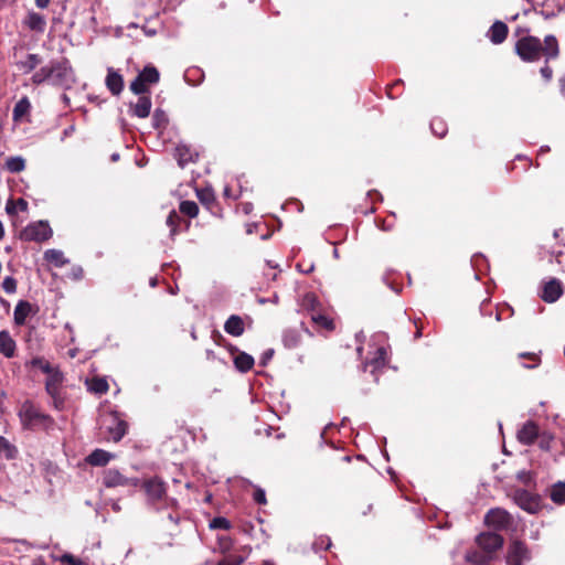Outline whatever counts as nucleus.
<instances>
[{"mask_svg": "<svg viewBox=\"0 0 565 565\" xmlns=\"http://www.w3.org/2000/svg\"><path fill=\"white\" fill-rule=\"evenodd\" d=\"M515 51L526 62L537 61L542 56L555 58L558 55L557 38H544L543 42L540 38H520Z\"/></svg>", "mask_w": 565, "mask_h": 565, "instance_id": "nucleus-1", "label": "nucleus"}, {"mask_svg": "<svg viewBox=\"0 0 565 565\" xmlns=\"http://www.w3.org/2000/svg\"><path fill=\"white\" fill-rule=\"evenodd\" d=\"M31 81L36 86L49 83L54 86L68 87L74 83V72L70 62L62 58L41 67L32 75Z\"/></svg>", "mask_w": 565, "mask_h": 565, "instance_id": "nucleus-2", "label": "nucleus"}, {"mask_svg": "<svg viewBox=\"0 0 565 565\" xmlns=\"http://www.w3.org/2000/svg\"><path fill=\"white\" fill-rule=\"evenodd\" d=\"M18 416L24 430L50 431L54 429V418L42 412L33 401L25 399L18 409Z\"/></svg>", "mask_w": 565, "mask_h": 565, "instance_id": "nucleus-3", "label": "nucleus"}, {"mask_svg": "<svg viewBox=\"0 0 565 565\" xmlns=\"http://www.w3.org/2000/svg\"><path fill=\"white\" fill-rule=\"evenodd\" d=\"M137 488L143 490L147 502L153 507L168 500L167 483L158 476L140 479Z\"/></svg>", "mask_w": 565, "mask_h": 565, "instance_id": "nucleus-4", "label": "nucleus"}, {"mask_svg": "<svg viewBox=\"0 0 565 565\" xmlns=\"http://www.w3.org/2000/svg\"><path fill=\"white\" fill-rule=\"evenodd\" d=\"M46 374L47 377L45 381V391L52 398L53 407L57 411H61L65 405V397L62 394L64 375L56 366L52 370V372Z\"/></svg>", "mask_w": 565, "mask_h": 565, "instance_id": "nucleus-5", "label": "nucleus"}, {"mask_svg": "<svg viewBox=\"0 0 565 565\" xmlns=\"http://www.w3.org/2000/svg\"><path fill=\"white\" fill-rule=\"evenodd\" d=\"M53 231L46 221H38L30 223L20 232V239L24 242L42 243L50 239Z\"/></svg>", "mask_w": 565, "mask_h": 565, "instance_id": "nucleus-6", "label": "nucleus"}, {"mask_svg": "<svg viewBox=\"0 0 565 565\" xmlns=\"http://www.w3.org/2000/svg\"><path fill=\"white\" fill-rule=\"evenodd\" d=\"M512 498L518 507L529 513L535 514L542 509L541 497L525 489H515Z\"/></svg>", "mask_w": 565, "mask_h": 565, "instance_id": "nucleus-7", "label": "nucleus"}, {"mask_svg": "<svg viewBox=\"0 0 565 565\" xmlns=\"http://www.w3.org/2000/svg\"><path fill=\"white\" fill-rule=\"evenodd\" d=\"M140 483L138 478H127L116 469H107L103 475V484L106 488L117 487H134L137 488Z\"/></svg>", "mask_w": 565, "mask_h": 565, "instance_id": "nucleus-8", "label": "nucleus"}, {"mask_svg": "<svg viewBox=\"0 0 565 565\" xmlns=\"http://www.w3.org/2000/svg\"><path fill=\"white\" fill-rule=\"evenodd\" d=\"M484 522L489 526H493L495 530H507L513 522L510 513L503 509L495 508L491 509L484 516Z\"/></svg>", "mask_w": 565, "mask_h": 565, "instance_id": "nucleus-9", "label": "nucleus"}, {"mask_svg": "<svg viewBox=\"0 0 565 565\" xmlns=\"http://www.w3.org/2000/svg\"><path fill=\"white\" fill-rule=\"evenodd\" d=\"M530 558L531 554L525 543L516 540L510 544L507 554L508 565H523V563Z\"/></svg>", "mask_w": 565, "mask_h": 565, "instance_id": "nucleus-10", "label": "nucleus"}, {"mask_svg": "<svg viewBox=\"0 0 565 565\" xmlns=\"http://www.w3.org/2000/svg\"><path fill=\"white\" fill-rule=\"evenodd\" d=\"M478 546L493 556V553L503 546L504 539L493 532H483L476 537Z\"/></svg>", "mask_w": 565, "mask_h": 565, "instance_id": "nucleus-11", "label": "nucleus"}, {"mask_svg": "<svg viewBox=\"0 0 565 565\" xmlns=\"http://www.w3.org/2000/svg\"><path fill=\"white\" fill-rule=\"evenodd\" d=\"M106 420L108 439L118 443L127 434L128 424L117 413L110 414Z\"/></svg>", "mask_w": 565, "mask_h": 565, "instance_id": "nucleus-12", "label": "nucleus"}, {"mask_svg": "<svg viewBox=\"0 0 565 565\" xmlns=\"http://www.w3.org/2000/svg\"><path fill=\"white\" fill-rule=\"evenodd\" d=\"M540 434L539 425L533 420H527L518 430L516 438L524 446H531L535 443Z\"/></svg>", "mask_w": 565, "mask_h": 565, "instance_id": "nucleus-13", "label": "nucleus"}, {"mask_svg": "<svg viewBox=\"0 0 565 565\" xmlns=\"http://www.w3.org/2000/svg\"><path fill=\"white\" fill-rule=\"evenodd\" d=\"M563 292L564 289L562 282L556 278H552L544 284L540 296L545 302L552 303L559 299Z\"/></svg>", "mask_w": 565, "mask_h": 565, "instance_id": "nucleus-14", "label": "nucleus"}, {"mask_svg": "<svg viewBox=\"0 0 565 565\" xmlns=\"http://www.w3.org/2000/svg\"><path fill=\"white\" fill-rule=\"evenodd\" d=\"M167 225L170 227V236L174 237L186 232L191 226V222L184 220L175 210H172L167 217Z\"/></svg>", "mask_w": 565, "mask_h": 565, "instance_id": "nucleus-15", "label": "nucleus"}, {"mask_svg": "<svg viewBox=\"0 0 565 565\" xmlns=\"http://www.w3.org/2000/svg\"><path fill=\"white\" fill-rule=\"evenodd\" d=\"M199 157V153L186 145H178L174 149V158L181 168H184L188 163L194 162Z\"/></svg>", "mask_w": 565, "mask_h": 565, "instance_id": "nucleus-16", "label": "nucleus"}, {"mask_svg": "<svg viewBox=\"0 0 565 565\" xmlns=\"http://www.w3.org/2000/svg\"><path fill=\"white\" fill-rule=\"evenodd\" d=\"M388 363L387 351L384 347H379L374 355L365 362L364 367H372L371 373L375 374L376 371L383 370Z\"/></svg>", "mask_w": 565, "mask_h": 565, "instance_id": "nucleus-17", "label": "nucleus"}, {"mask_svg": "<svg viewBox=\"0 0 565 565\" xmlns=\"http://www.w3.org/2000/svg\"><path fill=\"white\" fill-rule=\"evenodd\" d=\"M105 83L109 92L115 96H118L124 89L122 76L111 67L107 71Z\"/></svg>", "mask_w": 565, "mask_h": 565, "instance_id": "nucleus-18", "label": "nucleus"}, {"mask_svg": "<svg viewBox=\"0 0 565 565\" xmlns=\"http://www.w3.org/2000/svg\"><path fill=\"white\" fill-rule=\"evenodd\" d=\"M17 343L8 330L0 331V353L8 359L15 355Z\"/></svg>", "mask_w": 565, "mask_h": 565, "instance_id": "nucleus-19", "label": "nucleus"}, {"mask_svg": "<svg viewBox=\"0 0 565 565\" xmlns=\"http://www.w3.org/2000/svg\"><path fill=\"white\" fill-rule=\"evenodd\" d=\"M224 330L232 337H241L245 331V323L241 316L232 315L224 323Z\"/></svg>", "mask_w": 565, "mask_h": 565, "instance_id": "nucleus-20", "label": "nucleus"}, {"mask_svg": "<svg viewBox=\"0 0 565 565\" xmlns=\"http://www.w3.org/2000/svg\"><path fill=\"white\" fill-rule=\"evenodd\" d=\"M151 106L152 103L149 94L139 96L137 103L130 105L131 114L139 118H147L150 115Z\"/></svg>", "mask_w": 565, "mask_h": 565, "instance_id": "nucleus-21", "label": "nucleus"}, {"mask_svg": "<svg viewBox=\"0 0 565 565\" xmlns=\"http://www.w3.org/2000/svg\"><path fill=\"white\" fill-rule=\"evenodd\" d=\"M113 458V455L104 449H95L86 457V462L94 467H104Z\"/></svg>", "mask_w": 565, "mask_h": 565, "instance_id": "nucleus-22", "label": "nucleus"}, {"mask_svg": "<svg viewBox=\"0 0 565 565\" xmlns=\"http://www.w3.org/2000/svg\"><path fill=\"white\" fill-rule=\"evenodd\" d=\"M32 312V305L26 300H20L15 308L13 313L14 323L17 326H23L26 321V318Z\"/></svg>", "mask_w": 565, "mask_h": 565, "instance_id": "nucleus-23", "label": "nucleus"}, {"mask_svg": "<svg viewBox=\"0 0 565 565\" xmlns=\"http://www.w3.org/2000/svg\"><path fill=\"white\" fill-rule=\"evenodd\" d=\"M255 364L254 358L246 352H238L234 358V365L237 371L246 373L253 369Z\"/></svg>", "mask_w": 565, "mask_h": 565, "instance_id": "nucleus-24", "label": "nucleus"}, {"mask_svg": "<svg viewBox=\"0 0 565 565\" xmlns=\"http://www.w3.org/2000/svg\"><path fill=\"white\" fill-rule=\"evenodd\" d=\"M311 321L319 330H326L331 332L335 329V324L332 318L323 315L320 311L311 315Z\"/></svg>", "mask_w": 565, "mask_h": 565, "instance_id": "nucleus-25", "label": "nucleus"}, {"mask_svg": "<svg viewBox=\"0 0 565 565\" xmlns=\"http://www.w3.org/2000/svg\"><path fill=\"white\" fill-rule=\"evenodd\" d=\"M137 76L147 85L157 84L160 79V73L153 65L145 66Z\"/></svg>", "mask_w": 565, "mask_h": 565, "instance_id": "nucleus-26", "label": "nucleus"}, {"mask_svg": "<svg viewBox=\"0 0 565 565\" xmlns=\"http://www.w3.org/2000/svg\"><path fill=\"white\" fill-rule=\"evenodd\" d=\"M282 343L287 349H295L301 343V334L296 329H287L282 334Z\"/></svg>", "mask_w": 565, "mask_h": 565, "instance_id": "nucleus-27", "label": "nucleus"}, {"mask_svg": "<svg viewBox=\"0 0 565 565\" xmlns=\"http://www.w3.org/2000/svg\"><path fill=\"white\" fill-rule=\"evenodd\" d=\"M42 62L43 58L40 55L28 54L25 61L19 62L18 66L24 74H28L35 70Z\"/></svg>", "mask_w": 565, "mask_h": 565, "instance_id": "nucleus-28", "label": "nucleus"}, {"mask_svg": "<svg viewBox=\"0 0 565 565\" xmlns=\"http://www.w3.org/2000/svg\"><path fill=\"white\" fill-rule=\"evenodd\" d=\"M88 390L95 394L103 395L106 394L109 390V385L106 379L95 376L89 382H87Z\"/></svg>", "mask_w": 565, "mask_h": 565, "instance_id": "nucleus-29", "label": "nucleus"}, {"mask_svg": "<svg viewBox=\"0 0 565 565\" xmlns=\"http://www.w3.org/2000/svg\"><path fill=\"white\" fill-rule=\"evenodd\" d=\"M301 308L307 311H310L311 315L319 311L320 301H319L318 297L316 296V294L307 292L306 295H303L302 300H301Z\"/></svg>", "mask_w": 565, "mask_h": 565, "instance_id": "nucleus-30", "label": "nucleus"}, {"mask_svg": "<svg viewBox=\"0 0 565 565\" xmlns=\"http://www.w3.org/2000/svg\"><path fill=\"white\" fill-rule=\"evenodd\" d=\"M551 500L556 504L565 503V482L558 481L553 484L550 491Z\"/></svg>", "mask_w": 565, "mask_h": 565, "instance_id": "nucleus-31", "label": "nucleus"}, {"mask_svg": "<svg viewBox=\"0 0 565 565\" xmlns=\"http://www.w3.org/2000/svg\"><path fill=\"white\" fill-rule=\"evenodd\" d=\"M4 168L11 173H20L25 169V160L20 156L9 157Z\"/></svg>", "mask_w": 565, "mask_h": 565, "instance_id": "nucleus-32", "label": "nucleus"}, {"mask_svg": "<svg viewBox=\"0 0 565 565\" xmlns=\"http://www.w3.org/2000/svg\"><path fill=\"white\" fill-rule=\"evenodd\" d=\"M493 558L492 555L488 554L483 550L473 551L467 554V561L475 565H486Z\"/></svg>", "mask_w": 565, "mask_h": 565, "instance_id": "nucleus-33", "label": "nucleus"}, {"mask_svg": "<svg viewBox=\"0 0 565 565\" xmlns=\"http://www.w3.org/2000/svg\"><path fill=\"white\" fill-rule=\"evenodd\" d=\"M44 259L56 267L64 266L68 260L64 257V254L57 249H47L44 253Z\"/></svg>", "mask_w": 565, "mask_h": 565, "instance_id": "nucleus-34", "label": "nucleus"}, {"mask_svg": "<svg viewBox=\"0 0 565 565\" xmlns=\"http://www.w3.org/2000/svg\"><path fill=\"white\" fill-rule=\"evenodd\" d=\"M31 104L28 97L21 98L13 108V120L18 121L23 118L30 110Z\"/></svg>", "mask_w": 565, "mask_h": 565, "instance_id": "nucleus-35", "label": "nucleus"}, {"mask_svg": "<svg viewBox=\"0 0 565 565\" xmlns=\"http://www.w3.org/2000/svg\"><path fill=\"white\" fill-rule=\"evenodd\" d=\"M431 132L438 137L444 138L448 132V126L446 121L440 117H435L430 121Z\"/></svg>", "mask_w": 565, "mask_h": 565, "instance_id": "nucleus-36", "label": "nucleus"}, {"mask_svg": "<svg viewBox=\"0 0 565 565\" xmlns=\"http://www.w3.org/2000/svg\"><path fill=\"white\" fill-rule=\"evenodd\" d=\"M169 124L168 116L164 110L157 108L152 115V126L157 130H163Z\"/></svg>", "mask_w": 565, "mask_h": 565, "instance_id": "nucleus-37", "label": "nucleus"}, {"mask_svg": "<svg viewBox=\"0 0 565 565\" xmlns=\"http://www.w3.org/2000/svg\"><path fill=\"white\" fill-rule=\"evenodd\" d=\"M179 211L181 214L186 215L190 218L196 217L199 213V206L194 201H182L179 204Z\"/></svg>", "mask_w": 565, "mask_h": 565, "instance_id": "nucleus-38", "label": "nucleus"}, {"mask_svg": "<svg viewBox=\"0 0 565 565\" xmlns=\"http://www.w3.org/2000/svg\"><path fill=\"white\" fill-rule=\"evenodd\" d=\"M0 452H2L7 459H14L18 450L6 437L0 436Z\"/></svg>", "mask_w": 565, "mask_h": 565, "instance_id": "nucleus-39", "label": "nucleus"}, {"mask_svg": "<svg viewBox=\"0 0 565 565\" xmlns=\"http://www.w3.org/2000/svg\"><path fill=\"white\" fill-rule=\"evenodd\" d=\"M130 90L139 96L150 94L148 85L145 84L138 76L130 83Z\"/></svg>", "mask_w": 565, "mask_h": 565, "instance_id": "nucleus-40", "label": "nucleus"}, {"mask_svg": "<svg viewBox=\"0 0 565 565\" xmlns=\"http://www.w3.org/2000/svg\"><path fill=\"white\" fill-rule=\"evenodd\" d=\"M199 200L202 204L206 205L207 209H212L216 205V200L212 191L210 190H201L198 192Z\"/></svg>", "mask_w": 565, "mask_h": 565, "instance_id": "nucleus-41", "label": "nucleus"}, {"mask_svg": "<svg viewBox=\"0 0 565 565\" xmlns=\"http://www.w3.org/2000/svg\"><path fill=\"white\" fill-rule=\"evenodd\" d=\"M28 25L32 31L41 32L45 25V21L39 14H30L26 20Z\"/></svg>", "mask_w": 565, "mask_h": 565, "instance_id": "nucleus-42", "label": "nucleus"}, {"mask_svg": "<svg viewBox=\"0 0 565 565\" xmlns=\"http://www.w3.org/2000/svg\"><path fill=\"white\" fill-rule=\"evenodd\" d=\"M404 82L402 79H396L394 83L387 85L386 94L391 99H395L402 95V87Z\"/></svg>", "mask_w": 565, "mask_h": 565, "instance_id": "nucleus-43", "label": "nucleus"}, {"mask_svg": "<svg viewBox=\"0 0 565 565\" xmlns=\"http://www.w3.org/2000/svg\"><path fill=\"white\" fill-rule=\"evenodd\" d=\"M31 365L33 367L40 369L43 373L52 372V370L55 367L53 366L47 360H45L42 356H36L31 360Z\"/></svg>", "mask_w": 565, "mask_h": 565, "instance_id": "nucleus-44", "label": "nucleus"}, {"mask_svg": "<svg viewBox=\"0 0 565 565\" xmlns=\"http://www.w3.org/2000/svg\"><path fill=\"white\" fill-rule=\"evenodd\" d=\"M519 358L526 359L532 362V365H525V363H522V367H524V369L532 370V369L537 367L541 364V358L536 353L522 352L519 354Z\"/></svg>", "mask_w": 565, "mask_h": 565, "instance_id": "nucleus-45", "label": "nucleus"}, {"mask_svg": "<svg viewBox=\"0 0 565 565\" xmlns=\"http://www.w3.org/2000/svg\"><path fill=\"white\" fill-rule=\"evenodd\" d=\"M245 558L242 555L230 554L221 558L215 565H243Z\"/></svg>", "mask_w": 565, "mask_h": 565, "instance_id": "nucleus-46", "label": "nucleus"}, {"mask_svg": "<svg viewBox=\"0 0 565 565\" xmlns=\"http://www.w3.org/2000/svg\"><path fill=\"white\" fill-rule=\"evenodd\" d=\"M212 530H230L232 527L231 522L223 516H216L210 522Z\"/></svg>", "mask_w": 565, "mask_h": 565, "instance_id": "nucleus-47", "label": "nucleus"}, {"mask_svg": "<svg viewBox=\"0 0 565 565\" xmlns=\"http://www.w3.org/2000/svg\"><path fill=\"white\" fill-rule=\"evenodd\" d=\"M507 34H508V25L502 21H495L489 30V35H507Z\"/></svg>", "mask_w": 565, "mask_h": 565, "instance_id": "nucleus-48", "label": "nucleus"}, {"mask_svg": "<svg viewBox=\"0 0 565 565\" xmlns=\"http://www.w3.org/2000/svg\"><path fill=\"white\" fill-rule=\"evenodd\" d=\"M1 286H2V289H3L7 294L11 295V294H14V292L17 291L18 282H17V279H15V278H13V277H11V276H7V277L3 279V281H2Z\"/></svg>", "mask_w": 565, "mask_h": 565, "instance_id": "nucleus-49", "label": "nucleus"}, {"mask_svg": "<svg viewBox=\"0 0 565 565\" xmlns=\"http://www.w3.org/2000/svg\"><path fill=\"white\" fill-rule=\"evenodd\" d=\"M60 562L67 565H85V562L73 554L65 553L60 557Z\"/></svg>", "mask_w": 565, "mask_h": 565, "instance_id": "nucleus-50", "label": "nucleus"}, {"mask_svg": "<svg viewBox=\"0 0 565 565\" xmlns=\"http://www.w3.org/2000/svg\"><path fill=\"white\" fill-rule=\"evenodd\" d=\"M516 478L520 482H522L525 486L531 484L533 481L532 473L530 471H525V470L519 471L516 475Z\"/></svg>", "mask_w": 565, "mask_h": 565, "instance_id": "nucleus-51", "label": "nucleus"}, {"mask_svg": "<svg viewBox=\"0 0 565 565\" xmlns=\"http://www.w3.org/2000/svg\"><path fill=\"white\" fill-rule=\"evenodd\" d=\"M253 499L258 504H266L267 503L266 494H265V491L263 489H256L254 494H253Z\"/></svg>", "mask_w": 565, "mask_h": 565, "instance_id": "nucleus-52", "label": "nucleus"}, {"mask_svg": "<svg viewBox=\"0 0 565 565\" xmlns=\"http://www.w3.org/2000/svg\"><path fill=\"white\" fill-rule=\"evenodd\" d=\"M540 73L546 82H550L553 77V70L548 65L543 66Z\"/></svg>", "mask_w": 565, "mask_h": 565, "instance_id": "nucleus-53", "label": "nucleus"}, {"mask_svg": "<svg viewBox=\"0 0 565 565\" xmlns=\"http://www.w3.org/2000/svg\"><path fill=\"white\" fill-rule=\"evenodd\" d=\"M15 205H17L15 200H13V199L8 200V202L6 204V212L11 216L15 215L17 214Z\"/></svg>", "mask_w": 565, "mask_h": 565, "instance_id": "nucleus-54", "label": "nucleus"}, {"mask_svg": "<svg viewBox=\"0 0 565 565\" xmlns=\"http://www.w3.org/2000/svg\"><path fill=\"white\" fill-rule=\"evenodd\" d=\"M15 204H17L15 205L17 206V212L18 211H21V212H26L28 211L29 203L24 199L19 198L18 200H15Z\"/></svg>", "mask_w": 565, "mask_h": 565, "instance_id": "nucleus-55", "label": "nucleus"}, {"mask_svg": "<svg viewBox=\"0 0 565 565\" xmlns=\"http://www.w3.org/2000/svg\"><path fill=\"white\" fill-rule=\"evenodd\" d=\"M212 339L217 345H225L226 343L225 338L216 330L212 332Z\"/></svg>", "mask_w": 565, "mask_h": 565, "instance_id": "nucleus-56", "label": "nucleus"}, {"mask_svg": "<svg viewBox=\"0 0 565 565\" xmlns=\"http://www.w3.org/2000/svg\"><path fill=\"white\" fill-rule=\"evenodd\" d=\"M274 355V350L273 349H268L267 351H265L262 355V361L260 363L263 365H266L267 361H269Z\"/></svg>", "mask_w": 565, "mask_h": 565, "instance_id": "nucleus-57", "label": "nucleus"}, {"mask_svg": "<svg viewBox=\"0 0 565 565\" xmlns=\"http://www.w3.org/2000/svg\"><path fill=\"white\" fill-rule=\"evenodd\" d=\"M297 268H298L300 271L305 273V274H310L311 271H313L315 266H313L312 264H310V265L307 267V269H302V264H301V263H298V264H297Z\"/></svg>", "mask_w": 565, "mask_h": 565, "instance_id": "nucleus-58", "label": "nucleus"}, {"mask_svg": "<svg viewBox=\"0 0 565 565\" xmlns=\"http://www.w3.org/2000/svg\"><path fill=\"white\" fill-rule=\"evenodd\" d=\"M51 0H35V3L39 8L45 9Z\"/></svg>", "mask_w": 565, "mask_h": 565, "instance_id": "nucleus-59", "label": "nucleus"}, {"mask_svg": "<svg viewBox=\"0 0 565 565\" xmlns=\"http://www.w3.org/2000/svg\"><path fill=\"white\" fill-rule=\"evenodd\" d=\"M168 519H169V521H171L174 524L179 523V515L178 514L169 513Z\"/></svg>", "mask_w": 565, "mask_h": 565, "instance_id": "nucleus-60", "label": "nucleus"}, {"mask_svg": "<svg viewBox=\"0 0 565 565\" xmlns=\"http://www.w3.org/2000/svg\"><path fill=\"white\" fill-rule=\"evenodd\" d=\"M559 90L563 96H565V77L559 79Z\"/></svg>", "mask_w": 565, "mask_h": 565, "instance_id": "nucleus-61", "label": "nucleus"}, {"mask_svg": "<svg viewBox=\"0 0 565 565\" xmlns=\"http://www.w3.org/2000/svg\"><path fill=\"white\" fill-rule=\"evenodd\" d=\"M414 323L416 327L415 339H419L422 337V327L417 324V321H414Z\"/></svg>", "mask_w": 565, "mask_h": 565, "instance_id": "nucleus-62", "label": "nucleus"}, {"mask_svg": "<svg viewBox=\"0 0 565 565\" xmlns=\"http://www.w3.org/2000/svg\"><path fill=\"white\" fill-rule=\"evenodd\" d=\"M504 40H505V38H491V41H492L494 44H500V43H502Z\"/></svg>", "mask_w": 565, "mask_h": 565, "instance_id": "nucleus-63", "label": "nucleus"}, {"mask_svg": "<svg viewBox=\"0 0 565 565\" xmlns=\"http://www.w3.org/2000/svg\"><path fill=\"white\" fill-rule=\"evenodd\" d=\"M227 349L231 353H235V352L238 353V349L236 347H234L233 344H227Z\"/></svg>", "mask_w": 565, "mask_h": 565, "instance_id": "nucleus-64", "label": "nucleus"}]
</instances>
